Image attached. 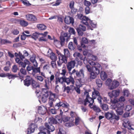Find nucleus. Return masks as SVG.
I'll return each mask as SVG.
<instances>
[{"label": "nucleus", "instance_id": "obj_34", "mask_svg": "<svg viewBox=\"0 0 134 134\" xmlns=\"http://www.w3.org/2000/svg\"><path fill=\"white\" fill-rule=\"evenodd\" d=\"M68 48L69 49L71 50L74 49L75 48L73 46L72 42H70L69 43L68 45Z\"/></svg>", "mask_w": 134, "mask_h": 134}, {"label": "nucleus", "instance_id": "obj_18", "mask_svg": "<svg viewBox=\"0 0 134 134\" xmlns=\"http://www.w3.org/2000/svg\"><path fill=\"white\" fill-rule=\"evenodd\" d=\"M76 31L78 35L79 36H82L83 35L84 33L83 31H82L81 29V27H78L76 28Z\"/></svg>", "mask_w": 134, "mask_h": 134}, {"label": "nucleus", "instance_id": "obj_9", "mask_svg": "<svg viewBox=\"0 0 134 134\" xmlns=\"http://www.w3.org/2000/svg\"><path fill=\"white\" fill-rule=\"evenodd\" d=\"M26 18L28 20L32 21H36L37 19L35 16L31 14H28L26 15Z\"/></svg>", "mask_w": 134, "mask_h": 134}, {"label": "nucleus", "instance_id": "obj_11", "mask_svg": "<svg viewBox=\"0 0 134 134\" xmlns=\"http://www.w3.org/2000/svg\"><path fill=\"white\" fill-rule=\"evenodd\" d=\"M88 41L87 38L84 37H82L81 40L80 44L82 47L85 48H86V46L85 44H87Z\"/></svg>", "mask_w": 134, "mask_h": 134}, {"label": "nucleus", "instance_id": "obj_44", "mask_svg": "<svg viewBox=\"0 0 134 134\" xmlns=\"http://www.w3.org/2000/svg\"><path fill=\"white\" fill-rule=\"evenodd\" d=\"M83 3L84 5L86 6V7H89V6L91 4V3L90 2L86 0H84Z\"/></svg>", "mask_w": 134, "mask_h": 134}, {"label": "nucleus", "instance_id": "obj_33", "mask_svg": "<svg viewBox=\"0 0 134 134\" xmlns=\"http://www.w3.org/2000/svg\"><path fill=\"white\" fill-rule=\"evenodd\" d=\"M116 111L117 114V115H121L124 112L122 109H117L116 110Z\"/></svg>", "mask_w": 134, "mask_h": 134}, {"label": "nucleus", "instance_id": "obj_24", "mask_svg": "<svg viewBox=\"0 0 134 134\" xmlns=\"http://www.w3.org/2000/svg\"><path fill=\"white\" fill-rule=\"evenodd\" d=\"M92 109L96 113L100 112L101 111L100 109L98 106L96 105H94L93 106Z\"/></svg>", "mask_w": 134, "mask_h": 134}, {"label": "nucleus", "instance_id": "obj_29", "mask_svg": "<svg viewBox=\"0 0 134 134\" xmlns=\"http://www.w3.org/2000/svg\"><path fill=\"white\" fill-rule=\"evenodd\" d=\"M100 77L102 80H105L107 77V73L105 72H104V74L100 73Z\"/></svg>", "mask_w": 134, "mask_h": 134}, {"label": "nucleus", "instance_id": "obj_31", "mask_svg": "<svg viewBox=\"0 0 134 134\" xmlns=\"http://www.w3.org/2000/svg\"><path fill=\"white\" fill-rule=\"evenodd\" d=\"M96 83L98 87L100 88L102 86L103 83L102 81L100 80L97 79L96 80Z\"/></svg>", "mask_w": 134, "mask_h": 134}, {"label": "nucleus", "instance_id": "obj_5", "mask_svg": "<svg viewBox=\"0 0 134 134\" xmlns=\"http://www.w3.org/2000/svg\"><path fill=\"white\" fill-rule=\"evenodd\" d=\"M120 93V90L118 89L113 90L111 92H108V94L110 98H112L113 97L116 98L119 95Z\"/></svg>", "mask_w": 134, "mask_h": 134}, {"label": "nucleus", "instance_id": "obj_54", "mask_svg": "<svg viewBox=\"0 0 134 134\" xmlns=\"http://www.w3.org/2000/svg\"><path fill=\"white\" fill-rule=\"evenodd\" d=\"M81 54L79 52H75L73 54V56L75 57H79L81 56Z\"/></svg>", "mask_w": 134, "mask_h": 134}, {"label": "nucleus", "instance_id": "obj_23", "mask_svg": "<svg viewBox=\"0 0 134 134\" xmlns=\"http://www.w3.org/2000/svg\"><path fill=\"white\" fill-rule=\"evenodd\" d=\"M0 42L2 44H5L7 43H11L12 42L7 39H2V38L0 39Z\"/></svg>", "mask_w": 134, "mask_h": 134}, {"label": "nucleus", "instance_id": "obj_59", "mask_svg": "<svg viewBox=\"0 0 134 134\" xmlns=\"http://www.w3.org/2000/svg\"><path fill=\"white\" fill-rule=\"evenodd\" d=\"M47 89L46 88H42V90L43 92H44L45 94H45L46 95V94H48L49 96L48 92L47 90Z\"/></svg>", "mask_w": 134, "mask_h": 134}, {"label": "nucleus", "instance_id": "obj_28", "mask_svg": "<svg viewBox=\"0 0 134 134\" xmlns=\"http://www.w3.org/2000/svg\"><path fill=\"white\" fill-rule=\"evenodd\" d=\"M48 96V94H46V95L45 94H42L41 97V99L43 103H45L47 101V98Z\"/></svg>", "mask_w": 134, "mask_h": 134}, {"label": "nucleus", "instance_id": "obj_27", "mask_svg": "<svg viewBox=\"0 0 134 134\" xmlns=\"http://www.w3.org/2000/svg\"><path fill=\"white\" fill-rule=\"evenodd\" d=\"M102 109L105 111H107L109 109L108 105L105 104L103 103L100 105Z\"/></svg>", "mask_w": 134, "mask_h": 134}, {"label": "nucleus", "instance_id": "obj_16", "mask_svg": "<svg viewBox=\"0 0 134 134\" xmlns=\"http://www.w3.org/2000/svg\"><path fill=\"white\" fill-rule=\"evenodd\" d=\"M89 23L90 24V26L93 29L96 28L97 27V23L95 21H93L90 19L89 20Z\"/></svg>", "mask_w": 134, "mask_h": 134}, {"label": "nucleus", "instance_id": "obj_36", "mask_svg": "<svg viewBox=\"0 0 134 134\" xmlns=\"http://www.w3.org/2000/svg\"><path fill=\"white\" fill-rule=\"evenodd\" d=\"M95 95L99 97L100 96V93L99 92L95 89H94V91L92 92V96Z\"/></svg>", "mask_w": 134, "mask_h": 134}, {"label": "nucleus", "instance_id": "obj_32", "mask_svg": "<svg viewBox=\"0 0 134 134\" xmlns=\"http://www.w3.org/2000/svg\"><path fill=\"white\" fill-rule=\"evenodd\" d=\"M23 4L25 5L28 6L31 5L29 2L27 0H21Z\"/></svg>", "mask_w": 134, "mask_h": 134}, {"label": "nucleus", "instance_id": "obj_52", "mask_svg": "<svg viewBox=\"0 0 134 134\" xmlns=\"http://www.w3.org/2000/svg\"><path fill=\"white\" fill-rule=\"evenodd\" d=\"M62 58L61 60L63 61L62 63H66L67 62V60L66 58V57L62 55Z\"/></svg>", "mask_w": 134, "mask_h": 134}, {"label": "nucleus", "instance_id": "obj_35", "mask_svg": "<svg viewBox=\"0 0 134 134\" xmlns=\"http://www.w3.org/2000/svg\"><path fill=\"white\" fill-rule=\"evenodd\" d=\"M31 84L33 88H39L40 87V85L36 83V82L34 80V81L32 82Z\"/></svg>", "mask_w": 134, "mask_h": 134}, {"label": "nucleus", "instance_id": "obj_4", "mask_svg": "<svg viewBox=\"0 0 134 134\" xmlns=\"http://www.w3.org/2000/svg\"><path fill=\"white\" fill-rule=\"evenodd\" d=\"M34 81V80L32 78L30 77L29 75H27L26 79L24 80V85L28 87Z\"/></svg>", "mask_w": 134, "mask_h": 134}, {"label": "nucleus", "instance_id": "obj_40", "mask_svg": "<svg viewBox=\"0 0 134 134\" xmlns=\"http://www.w3.org/2000/svg\"><path fill=\"white\" fill-rule=\"evenodd\" d=\"M123 95L125 96L126 95L127 97H128L129 94V91L126 89H124L123 91Z\"/></svg>", "mask_w": 134, "mask_h": 134}, {"label": "nucleus", "instance_id": "obj_47", "mask_svg": "<svg viewBox=\"0 0 134 134\" xmlns=\"http://www.w3.org/2000/svg\"><path fill=\"white\" fill-rule=\"evenodd\" d=\"M74 124L72 123L69 122L66 123L65 124V126L68 127H70L74 126Z\"/></svg>", "mask_w": 134, "mask_h": 134}, {"label": "nucleus", "instance_id": "obj_14", "mask_svg": "<svg viewBox=\"0 0 134 134\" xmlns=\"http://www.w3.org/2000/svg\"><path fill=\"white\" fill-rule=\"evenodd\" d=\"M76 74L77 77H81L82 78H84V71L83 69H81L79 71H77L76 73Z\"/></svg>", "mask_w": 134, "mask_h": 134}, {"label": "nucleus", "instance_id": "obj_26", "mask_svg": "<svg viewBox=\"0 0 134 134\" xmlns=\"http://www.w3.org/2000/svg\"><path fill=\"white\" fill-rule=\"evenodd\" d=\"M112 80L110 78H108L106 80L105 82V85L106 86L108 87V88L109 89V87H110L111 83L112 82Z\"/></svg>", "mask_w": 134, "mask_h": 134}, {"label": "nucleus", "instance_id": "obj_49", "mask_svg": "<svg viewBox=\"0 0 134 134\" xmlns=\"http://www.w3.org/2000/svg\"><path fill=\"white\" fill-rule=\"evenodd\" d=\"M75 4L74 2L72 1H71L69 4V7L72 10L74 7V5Z\"/></svg>", "mask_w": 134, "mask_h": 134}, {"label": "nucleus", "instance_id": "obj_37", "mask_svg": "<svg viewBox=\"0 0 134 134\" xmlns=\"http://www.w3.org/2000/svg\"><path fill=\"white\" fill-rule=\"evenodd\" d=\"M75 63L74 61H71L70 62H69L67 64L68 65L72 67V68H74L75 66Z\"/></svg>", "mask_w": 134, "mask_h": 134}, {"label": "nucleus", "instance_id": "obj_25", "mask_svg": "<svg viewBox=\"0 0 134 134\" xmlns=\"http://www.w3.org/2000/svg\"><path fill=\"white\" fill-rule=\"evenodd\" d=\"M64 52L65 57H70V54L69 50L68 49H64Z\"/></svg>", "mask_w": 134, "mask_h": 134}, {"label": "nucleus", "instance_id": "obj_56", "mask_svg": "<svg viewBox=\"0 0 134 134\" xmlns=\"http://www.w3.org/2000/svg\"><path fill=\"white\" fill-rule=\"evenodd\" d=\"M56 61H52L51 62V64L52 67L53 68H55L56 67L57 65L56 63Z\"/></svg>", "mask_w": 134, "mask_h": 134}, {"label": "nucleus", "instance_id": "obj_21", "mask_svg": "<svg viewBox=\"0 0 134 134\" xmlns=\"http://www.w3.org/2000/svg\"><path fill=\"white\" fill-rule=\"evenodd\" d=\"M38 32L36 31L33 33L31 36V38L35 40H36L38 37Z\"/></svg>", "mask_w": 134, "mask_h": 134}, {"label": "nucleus", "instance_id": "obj_22", "mask_svg": "<svg viewBox=\"0 0 134 134\" xmlns=\"http://www.w3.org/2000/svg\"><path fill=\"white\" fill-rule=\"evenodd\" d=\"M70 118V117L68 116H66L65 117H62V120L60 121V123L61 124L63 121L64 122H67L69 120Z\"/></svg>", "mask_w": 134, "mask_h": 134}, {"label": "nucleus", "instance_id": "obj_55", "mask_svg": "<svg viewBox=\"0 0 134 134\" xmlns=\"http://www.w3.org/2000/svg\"><path fill=\"white\" fill-rule=\"evenodd\" d=\"M90 8L89 7H86L85 8V13L86 14H87L90 13Z\"/></svg>", "mask_w": 134, "mask_h": 134}, {"label": "nucleus", "instance_id": "obj_38", "mask_svg": "<svg viewBox=\"0 0 134 134\" xmlns=\"http://www.w3.org/2000/svg\"><path fill=\"white\" fill-rule=\"evenodd\" d=\"M68 31L71 34L74 35L76 34V32H75V30L73 27H70Z\"/></svg>", "mask_w": 134, "mask_h": 134}, {"label": "nucleus", "instance_id": "obj_7", "mask_svg": "<svg viewBox=\"0 0 134 134\" xmlns=\"http://www.w3.org/2000/svg\"><path fill=\"white\" fill-rule=\"evenodd\" d=\"M36 127L37 125H36L34 123H31L27 129V134H30L33 132Z\"/></svg>", "mask_w": 134, "mask_h": 134}, {"label": "nucleus", "instance_id": "obj_60", "mask_svg": "<svg viewBox=\"0 0 134 134\" xmlns=\"http://www.w3.org/2000/svg\"><path fill=\"white\" fill-rule=\"evenodd\" d=\"M74 89L78 94H80V93L81 91L80 88L74 87Z\"/></svg>", "mask_w": 134, "mask_h": 134}, {"label": "nucleus", "instance_id": "obj_43", "mask_svg": "<svg viewBox=\"0 0 134 134\" xmlns=\"http://www.w3.org/2000/svg\"><path fill=\"white\" fill-rule=\"evenodd\" d=\"M33 72H34V73H40L41 72L40 71V67H36V68H35L34 67V69L33 70Z\"/></svg>", "mask_w": 134, "mask_h": 134}, {"label": "nucleus", "instance_id": "obj_2", "mask_svg": "<svg viewBox=\"0 0 134 134\" xmlns=\"http://www.w3.org/2000/svg\"><path fill=\"white\" fill-rule=\"evenodd\" d=\"M105 118L108 120H115L116 121H118L120 119V117L117 115L113 111H108L104 114Z\"/></svg>", "mask_w": 134, "mask_h": 134}, {"label": "nucleus", "instance_id": "obj_39", "mask_svg": "<svg viewBox=\"0 0 134 134\" xmlns=\"http://www.w3.org/2000/svg\"><path fill=\"white\" fill-rule=\"evenodd\" d=\"M68 18H69V24H71L72 25H73L74 23V18L72 17H71L70 16H68Z\"/></svg>", "mask_w": 134, "mask_h": 134}, {"label": "nucleus", "instance_id": "obj_3", "mask_svg": "<svg viewBox=\"0 0 134 134\" xmlns=\"http://www.w3.org/2000/svg\"><path fill=\"white\" fill-rule=\"evenodd\" d=\"M89 64L92 66V67H91L90 65H86V68L88 71L90 72L93 71V67H95V65H97V64H99L98 63L95 62L92 60H89L88 61Z\"/></svg>", "mask_w": 134, "mask_h": 134}, {"label": "nucleus", "instance_id": "obj_15", "mask_svg": "<svg viewBox=\"0 0 134 134\" xmlns=\"http://www.w3.org/2000/svg\"><path fill=\"white\" fill-rule=\"evenodd\" d=\"M48 33V32L47 31H45L44 32V33H43V36H42L40 37L38 39V40L40 42H42V41H44L45 42H46L47 41V39H46L43 37H46Z\"/></svg>", "mask_w": 134, "mask_h": 134}, {"label": "nucleus", "instance_id": "obj_61", "mask_svg": "<svg viewBox=\"0 0 134 134\" xmlns=\"http://www.w3.org/2000/svg\"><path fill=\"white\" fill-rule=\"evenodd\" d=\"M21 45L22 44L21 43H15L13 44V47L16 48L19 47L21 46Z\"/></svg>", "mask_w": 134, "mask_h": 134}, {"label": "nucleus", "instance_id": "obj_10", "mask_svg": "<svg viewBox=\"0 0 134 134\" xmlns=\"http://www.w3.org/2000/svg\"><path fill=\"white\" fill-rule=\"evenodd\" d=\"M119 85V82L117 81H114L112 82L111 84L109 87V89L110 90H113L118 87Z\"/></svg>", "mask_w": 134, "mask_h": 134}, {"label": "nucleus", "instance_id": "obj_8", "mask_svg": "<svg viewBox=\"0 0 134 134\" xmlns=\"http://www.w3.org/2000/svg\"><path fill=\"white\" fill-rule=\"evenodd\" d=\"M45 126L47 129V134H51V132H53L55 130V127L52 125L49 126L48 123H45Z\"/></svg>", "mask_w": 134, "mask_h": 134}, {"label": "nucleus", "instance_id": "obj_13", "mask_svg": "<svg viewBox=\"0 0 134 134\" xmlns=\"http://www.w3.org/2000/svg\"><path fill=\"white\" fill-rule=\"evenodd\" d=\"M38 129L40 132L38 134H46L47 132V129L45 127L43 126H41L39 127Z\"/></svg>", "mask_w": 134, "mask_h": 134}, {"label": "nucleus", "instance_id": "obj_30", "mask_svg": "<svg viewBox=\"0 0 134 134\" xmlns=\"http://www.w3.org/2000/svg\"><path fill=\"white\" fill-rule=\"evenodd\" d=\"M116 106L118 108L117 109H123L124 108V104L122 102H119L116 104Z\"/></svg>", "mask_w": 134, "mask_h": 134}, {"label": "nucleus", "instance_id": "obj_19", "mask_svg": "<svg viewBox=\"0 0 134 134\" xmlns=\"http://www.w3.org/2000/svg\"><path fill=\"white\" fill-rule=\"evenodd\" d=\"M60 41L59 42L61 46H64V44L65 43V39L64 37L62 35H61L59 37Z\"/></svg>", "mask_w": 134, "mask_h": 134}, {"label": "nucleus", "instance_id": "obj_58", "mask_svg": "<svg viewBox=\"0 0 134 134\" xmlns=\"http://www.w3.org/2000/svg\"><path fill=\"white\" fill-rule=\"evenodd\" d=\"M79 27H81V29L82 30V31H85L86 30V27L83 25L80 24L79 25Z\"/></svg>", "mask_w": 134, "mask_h": 134}, {"label": "nucleus", "instance_id": "obj_63", "mask_svg": "<svg viewBox=\"0 0 134 134\" xmlns=\"http://www.w3.org/2000/svg\"><path fill=\"white\" fill-rule=\"evenodd\" d=\"M130 113H128L126 112L123 114L122 117L124 118L129 117L130 116Z\"/></svg>", "mask_w": 134, "mask_h": 134}, {"label": "nucleus", "instance_id": "obj_45", "mask_svg": "<svg viewBox=\"0 0 134 134\" xmlns=\"http://www.w3.org/2000/svg\"><path fill=\"white\" fill-rule=\"evenodd\" d=\"M50 121L53 123V124H57L59 123L57 121V120L54 118L50 119Z\"/></svg>", "mask_w": 134, "mask_h": 134}, {"label": "nucleus", "instance_id": "obj_1", "mask_svg": "<svg viewBox=\"0 0 134 134\" xmlns=\"http://www.w3.org/2000/svg\"><path fill=\"white\" fill-rule=\"evenodd\" d=\"M102 67L99 64L95 65V67H93V71L90 73V78L91 79H93L96 78L97 75L100 73V70L102 69Z\"/></svg>", "mask_w": 134, "mask_h": 134}, {"label": "nucleus", "instance_id": "obj_48", "mask_svg": "<svg viewBox=\"0 0 134 134\" xmlns=\"http://www.w3.org/2000/svg\"><path fill=\"white\" fill-rule=\"evenodd\" d=\"M18 69L17 66L16 65H14L12 66V70L13 72L15 73L17 71Z\"/></svg>", "mask_w": 134, "mask_h": 134}, {"label": "nucleus", "instance_id": "obj_20", "mask_svg": "<svg viewBox=\"0 0 134 134\" xmlns=\"http://www.w3.org/2000/svg\"><path fill=\"white\" fill-rule=\"evenodd\" d=\"M7 76L9 79H14L15 78L18 77L16 74H13L9 73H7Z\"/></svg>", "mask_w": 134, "mask_h": 134}, {"label": "nucleus", "instance_id": "obj_62", "mask_svg": "<svg viewBox=\"0 0 134 134\" xmlns=\"http://www.w3.org/2000/svg\"><path fill=\"white\" fill-rule=\"evenodd\" d=\"M118 99L119 102H124L125 100L124 97L123 96H121Z\"/></svg>", "mask_w": 134, "mask_h": 134}, {"label": "nucleus", "instance_id": "obj_6", "mask_svg": "<svg viewBox=\"0 0 134 134\" xmlns=\"http://www.w3.org/2000/svg\"><path fill=\"white\" fill-rule=\"evenodd\" d=\"M90 19L88 17L85 16V18L84 19H83L81 21V23H82L83 24L87 26V29L89 30H93V29L92 28L89 24L88 22L89 21Z\"/></svg>", "mask_w": 134, "mask_h": 134}, {"label": "nucleus", "instance_id": "obj_53", "mask_svg": "<svg viewBox=\"0 0 134 134\" xmlns=\"http://www.w3.org/2000/svg\"><path fill=\"white\" fill-rule=\"evenodd\" d=\"M20 72L21 74L24 75H26L27 74L26 71V70L23 68L20 69Z\"/></svg>", "mask_w": 134, "mask_h": 134}, {"label": "nucleus", "instance_id": "obj_64", "mask_svg": "<svg viewBox=\"0 0 134 134\" xmlns=\"http://www.w3.org/2000/svg\"><path fill=\"white\" fill-rule=\"evenodd\" d=\"M132 108V107L131 106L127 105L126 106V109L127 111L129 112L131 110Z\"/></svg>", "mask_w": 134, "mask_h": 134}, {"label": "nucleus", "instance_id": "obj_17", "mask_svg": "<svg viewBox=\"0 0 134 134\" xmlns=\"http://www.w3.org/2000/svg\"><path fill=\"white\" fill-rule=\"evenodd\" d=\"M37 27L39 30H46L47 28L46 26L42 24H37Z\"/></svg>", "mask_w": 134, "mask_h": 134}, {"label": "nucleus", "instance_id": "obj_50", "mask_svg": "<svg viewBox=\"0 0 134 134\" xmlns=\"http://www.w3.org/2000/svg\"><path fill=\"white\" fill-rule=\"evenodd\" d=\"M77 18L80 19L81 20H82L84 19L85 18V16H83L82 14H79L78 13L77 15Z\"/></svg>", "mask_w": 134, "mask_h": 134}, {"label": "nucleus", "instance_id": "obj_46", "mask_svg": "<svg viewBox=\"0 0 134 134\" xmlns=\"http://www.w3.org/2000/svg\"><path fill=\"white\" fill-rule=\"evenodd\" d=\"M72 90L71 88H70L69 86H68L66 87H65L64 88V90L63 91V92H65L66 90V92L67 93H69L70 91Z\"/></svg>", "mask_w": 134, "mask_h": 134}, {"label": "nucleus", "instance_id": "obj_41", "mask_svg": "<svg viewBox=\"0 0 134 134\" xmlns=\"http://www.w3.org/2000/svg\"><path fill=\"white\" fill-rule=\"evenodd\" d=\"M11 32L13 35H17L19 33V31L18 29H14L12 30Z\"/></svg>", "mask_w": 134, "mask_h": 134}, {"label": "nucleus", "instance_id": "obj_42", "mask_svg": "<svg viewBox=\"0 0 134 134\" xmlns=\"http://www.w3.org/2000/svg\"><path fill=\"white\" fill-rule=\"evenodd\" d=\"M111 102L113 104H117L119 102V99L116 98H115L113 100L111 99Z\"/></svg>", "mask_w": 134, "mask_h": 134}, {"label": "nucleus", "instance_id": "obj_51", "mask_svg": "<svg viewBox=\"0 0 134 134\" xmlns=\"http://www.w3.org/2000/svg\"><path fill=\"white\" fill-rule=\"evenodd\" d=\"M34 67L33 66H30L29 65L27 66L26 67V70L27 71H29L32 70V71H33V70L34 69Z\"/></svg>", "mask_w": 134, "mask_h": 134}, {"label": "nucleus", "instance_id": "obj_12", "mask_svg": "<svg viewBox=\"0 0 134 134\" xmlns=\"http://www.w3.org/2000/svg\"><path fill=\"white\" fill-rule=\"evenodd\" d=\"M16 21L19 22L20 25L22 26L26 27L28 25V22L24 20L17 19Z\"/></svg>", "mask_w": 134, "mask_h": 134}, {"label": "nucleus", "instance_id": "obj_57", "mask_svg": "<svg viewBox=\"0 0 134 134\" xmlns=\"http://www.w3.org/2000/svg\"><path fill=\"white\" fill-rule=\"evenodd\" d=\"M62 0H57L55 3L53 4V6H57L59 5L61 3V2Z\"/></svg>", "mask_w": 134, "mask_h": 134}]
</instances>
